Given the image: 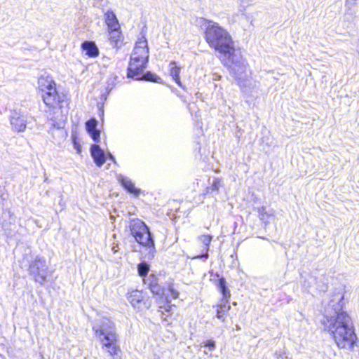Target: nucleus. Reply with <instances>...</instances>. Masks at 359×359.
<instances>
[{
  "mask_svg": "<svg viewBox=\"0 0 359 359\" xmlns=\"http://www.w3.org/2000/svg\"><path fill=\"white\" fill-rule=\"evenodd\" d=\"M10 123L12 130L15 133H22L27 128V121L25 117L15 111L12 112L10 117Z\"/></svg>",
  "mask_w": 359,
  "mask_h": 359,
  "instance_id": "nucleus-9",
  "label": "nucleus"
},
{
  "mask_svg": "<svg viewBox=\"0 0 359 359\" xmlns=\"http://www.w3.org/2000/svg\"><path fill=\"white\" fill-rule=\"evenodd\" d=\"M163 278H164V276L161 273L153 272L145 277L143 282L154 294L161 295L164 292Z\"/></svg>",
  "mask_w": 359,
  "mask_h": 359,
  "instance_id": "nucleus-8",
  "label": "nucleus"
},
{
  "mask_svg": "<svg viewBox=\"0 0 359 359\" xmlns=\"http://www.w3.org/2000/svg\"><path fill=\"white\" fill-rule=\"evenodd\" d=\"M38 90L44 104L53 113L59 112L61 117L67 118L70 109V100L67 94L60 92L53 78L41 75L37 81Z\"/></svg>",
  "mask_w": 359,
  "mask_h": 359,
  "instance_id": "nucleus-2",
  "label": "nucleus"
},
{
  "mask_svg": "<svg viewBox=\"0 0 359 359\" xmlns=\"http://www.w3.org/2000/svg\"><path fill=\"white\" fill-rule=\"evenodd\" d=\"M119 183L130 194L137 196L140 194L141 190L135 187V184L128 178L124 176H119L118 178Z\"/></svg>",
  "mask_w": 359,
  "mask_h": 359,
  "instance_id": "nucleus-15",
  "label": "nucleus"
},
{
  "mask_svg": "<svg viewBox=\"0 0 359 359\" xmlns=\"http://www.w3.org/2000/svg\"><path fill=\"white\" fill-rule=\"evenodd\" d=\"M75 147L79 153L81 152V145L75 142Z\"/></svg>",
  "mask_w": 359,
  "mask_h": 359,
  "instance_id": "nucleus-25",
  "label": "nucleus"
},
{
  "mask_svg": "<svg viewBox=\"0 0 359 359\" xmlns=\"http://www.w3.org/2000/svg\"><path fill=\"white\" fill-rule=\"evenodd\" d=\"M229 302L226 299H220L215 306L217 318L223 322L231 309Z\"/></svg>",
  "mask_w": 359,
  "mask_h": 359,
  "instance_id": "nucleus-14",
  "label": "nucleus"
},
{
  "mask_svg": "<svg viewBox=\"0 0 359 359\" xmlns=\"http://www.w3.org/2000/svg\"><path fill=\"white\" fill-rule=\"evenodd\" d=\"M259 217L262 220H264L269 217V214L266 211L265 207H260L258 208Z\"/></svg>",
  "mask_w": 359,
  "mask_h": 359,
  "instance_id": "nucleus-22",
  "label": "nucleus"
},
{
  "mask_svg": "<svg viewBox=\"0 0 359 359\" xmlns=\"http://www.w3.org/2000/svg\"><path fill=\"white\" fill-rule=\"evenodd\" d=\"M158 296L159 297L157 298L156 303L158 304L159 311L162 313H164L165 312H171L172 307H175V305L171 304L168 301V298L166 297L163 296V294Z\"/></svg>",
  "mask_w": 359,
  "mask_h": 359,
  "instance_id": "nucleus-19",
  "label": "nucleus"
},
{
  "mask_svg": "<svg viewBox=\"0 0 359 359\" xmlns=\"http://www.w3.org/2000/svg\"><path fill=\"white\" fill-rule=\"evenodd\" d=\"M149 49L147 39L144 35L139 37L130 55L127 76L137 80L160 83L161 79L151 72H144L149 62Z\"/></svg>",
  "mask_w": 359,
  "mask_h": 359,
  "instance_id": "nucleus-3",
  "label": "nucleus"
},
{
  "mask_svg": "<svg viewBox=\"0 0 359 359\" xmlns=\"http://www.w3.org/2000/svg\"><path fill=\"white\" fill-rule=\"evenodd\" d=\"M107 36L109 41L114 46H117L121 43L123 40V35L121 27L119 28L107 29Z\"/></svg>",
  "mask_w": 359,
  "mask_h": 359,
  "instance_id": "nucleus-16",
  "label": "nucleus"
},
{
  "mask_svg": "<svg viewBox=\"0 0 359 359\" xmlns=\"http://www.w3.org/2000/svg\"><path fill=\"white\" fill-rule=\"evenodd\" d=\"M204 38L209 46L221 54L232 57L235 55L234 42L229 32L217 23L208 26Z\"/></svg>",
  "mask_w": 359,
  "mask_h": 359,
  "instance_id": "nucleus-4",
  "label": "nucleus"
},
{
  "mask_svg": "<svg viewBox=\"0 0 359 359\" xmlns=\"http://www.w3.org/2000/svg\"><path fill=\"white\" fill-rule=\"evenodd\" d=\"M112 251L116 253L119 250V247H118V245L116 244V245L113 246L112 248H111Z\"/></svg>",
  "mask_w": 359,
  "mask_h": 359,
  "instance_id": "nucleus-24",
  "label": "nucleus"
},
{
  "mask_svg": "<svg viewBox=\"0 0 359 359\" xmlns=\"http://www.w3.org/2000/svg\"><path fill=\"white\" fill-rule=\"evenodd\" d=\"M46 280V276H43L41 277V282H43Z\"/></svg>",
  "mask_w": 359,
  "mask_h": 359,
  "instance_id": "nucleus-27",
  "label": "nucleus"
},
{
  "mask_svg": "<svg viewBox=\"0 0 359 359\" xmlns=\"http://www.w3.org/2000/svg\"><path fill=\"white\" fill-rule=\"evenodd\" d=\"M215 276L217 278V281L215 282L216 287L222 294V298L221 299H226V301H230L231 291L228 288L226 280L223 276H221L217 273L215 274Z\"/></svg>",
  "mask_w": 359,
  "mask_h": 359,
  "instance_id": "nucleus-10",
  "label": "nucleus"
},
{
  "mask_svg": "<svg viewBox=\"0 0 359 359\" xmlns=\"http://www.w3.org/2000/svg\"><path fill=\"white\" fill-rule=\"evenodd\" d=\"M198 239L203 244L202 252L201 254L196 255L193 257V259H199V258H208V251L210 249V243L212 240V236L210 234H203L200 236Z\"/></svg>",
  "mask_w": 359,
  "mask_h": 359,
  "instance_id": "nucleus-13",
  "label": "nucleus"
},
{
  "mask_svg": "<svg viewBox=\"0 0 359 359\" xmlns=\"http://www.w3.org/2000/svg\"><path fill=\"white\" fill-rule=\"evenodd\" d=\"M97 121L95 118H91L86 122V128L88 134L95 143L100 142V130L96 129Z\"/></svg>",
  "mask_w": 359,
  "mask_h": 359,
  "instance_id": "nucleus-11",
  "label": "nucleus"
},
{
  "mask_svg": "<svg viewBox=\"0 0 359 359\" xmlns=\"http://www.w3.org/2000/svg\"><path fill=\"white\" fill-rule=\"evenodd\" d=\"M126 299L133 308L137 311L148 309L151 306V301L143 290L133 289L126 294Z\"/></svg>",
  "mask_w": 359,
  "mask_h": 359,
  "instance_id": "nucleus-7",
  "label": "nucleus"
},
{
  "mask_svg": "<svg viewBox=\"0 0 359 359\" xmlns=\"http://www.w3.org/2000/svg\"><path fill=\"white\" fill-rule=\"evenodd\" d=\"M129 229L135 241L149 250V257L153 258L156 252L154 241L146 224L140 219H133L130 222Z\"/></svg>",
  "mask_w": 359,
  "mask_h": 359,
  "instance_id": "nucleus-6",
  "label": "nucleus"
},
{
  "mask_svg": "<svg viewBox=\"0 0 359 359\" xmlns=\"http://www.w3.org/2000/svg\"><path fill=\"white\" fill-rule=\"evenodd\" d=\"M149 271V266L145 262H140L137 265L138 274L141 277H147V275Z\"/></svg>",
  "mask_w": 359,
  "mask_h": 359,
  "instance_id": "nucleus-21",
  "label": "nucleus"
},
{
  "mask_svg": "<svg viewBox=\"0 0 359 359\" xmlns=\"http://www.w3.org/2000/svg\"><path fill=\"white\" fill-rule=\"evenodd\" d=\"M90 154L95 163L100 167L106 162V156L102 149H100L97 143L91 145Z\"/></svg>",
  "mask_w": 359,
  "mask_h": 359,
  "instance_id": "nucleus-12",
  "label": "nucleus"
},
{
  "mask_svg": "<svg viewBox=\"0 0 359 359\" xmlns=\"http://www.w3.org/2000/svg\"><path fill=\"white\" fill-rule=\"evenodd\" d=\"M343 301L341 295L339 311L332 316H325L321 323L338 348L352 351L358 346L359 340L351 316L343 309Z\"/></svg>",
  "mask_w": 359,
  "mask_h": 359,
  "instance_id": "nucleus-1",
  "label": "nucleus"
},
{
  "mask_svg": "<svg viewBox=\"0 0 359 359\" xmlns=\"http://www.w3.org/2000/svg\"><path fill=\"white\" fill-rule=\"evenodd\" d=\"M55 128H56L55 124H53L50 129H55Z\"/></svg>",
  "mask_w": 359,
  "mask_h": 359,
  "instance_id": "nucleus-28",
  "label": "nucleus"
},
{
  "mask_svg": "<svg viewBox=\"0 0 359 359\" xmlns=\"http://www.w3.org/2000/svg\"><path fill=\"white\" fill-rule=\"evenodd\" d=\"M104 353L109 359H122V349L118 334L115 331L107 332L102 328L93 329Z\"/></svg>",
  "mask_w": 359,
  "mask_h": 359,
  "instance_id": "nucleus-5",
  "label": "nucleus"
},
{
  "mask_svg": "<svg viewBox=\"0 0 359 359\" xmlns=\"http://www.w3.org/2000/svg\"><path fill=\"white\" fill-rule=\"evenodd\" d=\"M170 67V74L172 77L173 80L175 83L180 87L182 86L181 81H180V71L181 68L177 65V63L175 61H172L169 64Z\"/></svg>",
  "mask_w": 359,
  "mask_h": 359,
  "instance_id": "nucleus-20",
  "label": "nucleus"
},
{
  "mask_svg": "<svg viewBox=\"0 0 359 359\" xmlns=\"http://www.w3.org/2000/svg\"><path fill=\"white\" fill-rule=\"evenodd\" d=\"M204 346L210 347L211 350H213L215 348V342L213 340H207L204 342Z\"/></svg>",
  "mask_w": 359,
  "mask_h": 359,
  "instance_id": "nucleus-23",
  "label": "nucleus"
},
{
  "mask_svg": "<svg viewBox=\"0 0 359 359\" xmlns=\"http://www.w3.org/2000/svg\"><path fill=\"white\" fill-rule=\"evenodd\" d=\"M81 48L86 51V55L89 57H96L100 54L99 49L93 41H86L83 42Z\"/></svg>",
  "mask_w": 359,
  "mask_h": 359,
  "instance_id": "nucleus-18",
  "label": "nucleus"
},
{
  "mask_svg": "<svg viewBox=\"0 0 359 359\" xmlns=\"http://www.w3.org/2000/svg\"><path fill=\"white\" fill-rule=\"evenodd\" d=\"M104 22L107 26V29L119 28L120 24L114 11L109 10L104 14Z\"/></svg>",
  "mask_w": 359,
  "mask_h": 359,
  "instance_id": "nucleus-17",
  "label": "nucleus"
},
{
  "mask_svg": "<svg viewBox=\"0 0 359 359\" xmlns=\"http://www.w3.org/2000/svg\"><path fill=\"white\" fill-rule=\"evenodd\" d=\"M172 295H173V297H174L175 299L177 298V297H178V294H178V292H176V291H173V290H172Z\"/></svg>",
  "mask_w": 359,
  "mask_h": 359,
  "instance_id": "nucleus-26",
  "label": "nucleus"
},
{
  "mask_svg": "<svg viewBox=\"0 0 359 359\" xmlns=\"http://www.w3.org/2000/svg\"><path fill=\"white\" fill-rule=\"evenodd\" d=\"M35 280L38 281L39 280V278L38 276H35Z\"/></svg>",
  "mask_w": 359,
  "mask_h": 359,
  "instance_id": "nucleus-29",
  "label": "nucleus"
}]
</instances>
